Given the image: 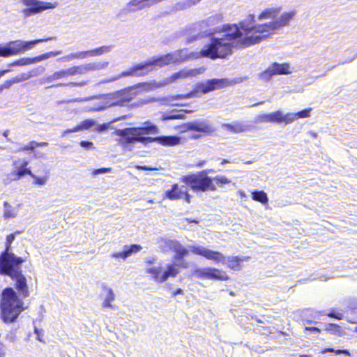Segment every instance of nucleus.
Listing matches in <instances>:
<instances>
[{"mask_svg":"<svg viewBox=\"0 0 357 357\" xmlns=\"http://www.w3.org/2000/svg\"><path fill=\"white\" fill-rule=\"evenodd\" d=\"M195 75V70H187V71L181 70V71L174 73L172 75V78L173 80H176L179 78L188 77L192 76Z\"/></svg>","mask_w":357,"mask_h":357,"instance_id":"obj_39","label":"nucleus"},{"mask_svg":"<svg viewBox=\"0 0 357 357\" xmlns=\"http://www.w3.org/2000/svg\"><path fill=\"white\" fill-rule=\"evenodd\" d=\"M222 15L218 14L209 17L204 21L199 22L195 25V29L200 31V35L202 37L214 35L215 33L220 31H224L223 27L220 29L219 26L213 27L219 23L222 22Z\"/></svg>","mask_w":357,"mask_h":357,"instance_id":"obj_9","label":"nucleus"},{"mask_svg":"<svg viewBox=\"0 0 357 357\" xmlns=\"http://www.w3.org/2000/svg\"><path fill=\"white\" fill-rule=\"evenodd\" d=\"M213 169L203 170L197 174H190L183 176L181 181L188 185L194 192H206L208 190H216V186L213 183L212 178L208 176V174L215 173Z\"/></svg>","mask_w":357,"mask_h":357,"instance_id":"obj_5","label":"nucleus"},{"mask_svg":"<svg viewBox=\"0 0 357 357\" xmlns=\"http://www.w3.org/2000/svg\"><path fill=\"white\" fill-rule=\"evenodd\" d=\"M139 86H142L145 91H149L152 89L151 84L148 83H142Z\"/></svg>","mask_w":357,"mask_h":357,"instance_id":"obj_55","label":"nucleus"},{"mask_svg":"<svg viewBox=\"0 0 357 357\" xmlns=\"http://www.w3.org/2000/svg\"><path fill=\"white\" fill-rule=\"evenodd\" d=\"M124 247L126 250L128 257L132 253H136L142 250V246L137 244H132L130 246L125 245Z\"/></svg>","mask_w":357,"mask_h":357,"instance_id":"obj_43","label":"nucleus"},{"mask_svg":"<svg viewBox=\"0 0 357 357\" xmlns=\"http://www.w3.org/2000/svg\"><path fill=\"white\" fill-rule=\"evenodd\" d=\"M186 268V265H179L178 263H174L172 264H168L167 266V270L162 274V278L160 280H163V282H165L169 278L172 277L174 278L179 273V268Z\"/></svg>","mask_w":357,"mask_h":357,"instance_id":"obj_24","label":"nucleus"},{"mask_svg":"<svg viewBox=\"0 0 357 357\" xmlns=\"http://www.w3.org/2000/svg\"><path fill=\"white\" fill-rule=\"evenodd\" d=\"M77 68L76 67L70 68L66 70H61L59 71L54 72L52 75L47 76L44 79V82L51 83L54 81L63 79L71 75H74L77 73Z\"/></svg>","mask_w":357,"mask_h":357,"instance_id":"obj_19","label":"nucleus"},{"mask_svg":"<svg viewBox=\"0 0 357 357\" xmlns=\"http://www.w3.org/2000/svg\"><path fill=\"white\" fill-rule=\"evenodd\" d=\"M89 128V119H85L79 123L77 126L74 127L72 129H68L64 131V134L76 132L79 131H82L85 130H88Z\"/></svg>","mask_w":357,"mask_h":357,"instance_id":"obj_33","label":"nucleus"},{"mask_svg":"<svg viewBox=\"0 0 357 357\" xmlns=\"http://www.w3.org/2000/svg\"><path fill=\"white\" fill-rule=\"evenodd\" d=\"M288 63H273L265 71L262 72L259 77L264 81L269 80L274 75H287L290 73Z\"/></svg>","mask_w":357,"mask_h":357,"instance_id":"obj_15","label":"nucleus"},{"mask_svg":"<svg viewBox=\"0 0 357 357\" xmlns=\"http://www.w3.org/2000/svg\"><path fill=\"white\" fill-rule=\"evenodd\" d=\"M178 243V241L163 238H161L158 241V243L159 244V249L163 253H167L170 251H173Z\"/></svg>","mask_w":357,"mask_h":357,"instance_id":"obj_26","label":"nucleus"},{"mask_svg":"<svg viewBox=\"0 0 357 357\" xmlns=\"http://www.w3.org/2000/svg\"><path fill=\"white\" fill-rule=\"evenodd\" d=\"M252 198L253 200L260 202L263 204L268 203V198L267 194L263 190H255L252 192Z\"/></svg>","mask_w":357,"mask_h":357,"instance_id":"obj_31","label":"nucleus"},{"mask_svg":"<svg viewBox=\"0 0 357 357\" xmlns=\"http://www.w3.org/2000/svg\"><path fill=\"white\" fill-rule=\"evenodd\" d=\"M231 84L232 81H230L227 78L211 79L207 80L206 82L198 84L197 89L203 93H207L215 89H222L231 85Z\"/></svg>","mask_w":357,"mask_h":357,"instance_id":"obj_13","label":"nucleus"},{"mask_svg":"<svg viewBox=\"0 0 357 357\" xmlns=\"http://www.w3.org/2000/svg\"><path fill=\"white\" fill-rule=\"evenodd\" d=\"M200 1L201 0H190V2L188 3V6H190L191 5H195Z\"/></svg>","mask_w":357,"mask_h":357,"instance_id":"obj_63","label":"nucleus"},{"mask_svg":"<svg viewBox=\"0 0 357 357\" xmlns=\"http://www.w3.org/2000/svg\"><path fill=\"white\" fill-rule=\"evenodd\" d=\"M31 57H24L14 62V64L18 65V66H24L28 64H31Z\"/></svg>","mask_w":357,"mask_h":357,"instance_id":"obj_48","label":"nucleus"},{"mask_svg":"<svg viewBox=\"0 0 357 357\" xmlns=\"http://www.w3.org/2000/svg\"><path fill=\"white\" fill-rule=\"evenodd\" d=\"M356 57V55H354L352 58H351V59H348V60H346V61H341V62L340 63V64L344 65V64H345V63H350V62H351L353 60H354Z\"/></svg>","mask_w":357,"mask_h":357,"instance_id":"obj_59","label":"nucleus"},{"mask_svg":"<svg viewBox=\"0 0 357 357\" xmlns=\"http://www.w3.org/2000/svg\"><path fill=\"white\" fill-rule=\"evenodd\" d=\"M109 65L108 61H91V70H99L106 68Z\"/></svg>","mask_w":357,"mask_h":357,"instance_id":"obj_40","label":"nucleus"},{"mask_svg":"<svg viewBox=\"0 0 357 357\" xmlns=\"http://www.w3.org/2000/svg\"><path fill=\"white\" fill-rule=\"evenodd\" d=\"M183 195H185V199L187 202L190 203V195L185 191H184Z\"/></svg>","mask_w":357,"mask_h":357,"instance_id":"obj_61","label":"nucleus"},{"mask_svg":"<svg viewBox=\"0 0 357 357\" xmlns=\"http://www.w3.org/2000/svg\"><path fill=\"white\" fill-rule=\"evenodd\" d=\"M189 248L192 253L204 257L207 259L213 260L215 263H222V264H227L229 268L233 269L234 271H238L241 269V262L248 261L250 259V257H226L219 252L213 251L202 246L191 245Z\"/></svg>","mask_w":357,"mask_h":357,"instance_id":"obj_4","label":"nucleus"},{"mask_svg":"<svg viewBox=\"0 0 357 357\" xmlns=\"http://www.w3.org/2000/svg\"><path fill=\"white\" fill-rule=\"evenodd\" d=\"M255 15L250 14L247 18L237 24H226L223 26L224 31L222 38L212 37L211 43L205 45L199 54L202 57L211 59L225 58L232 52L234 48H244L259 43L267 36L266 31H257V25H252Z\"/></svg>","mask_w":357,"mask_h":357,"instance_id":"obj_2","label":"nucleus"},{"mask_svg":"<svg viewBox=\"0 0 357 357\" xmlns=\"http://www.w3.org/2000/svg\"><path fill=\"white\" fill-rule=\"evenodd\" d=\"M108 128H109V124H107V123L96 125L95 121L91 119V132L96 131L97 132L104 133L107 131Z\"/></svg>","mask_w":357,"mask_h":357,"instance_id":"obj_36","label":"nucleus"},{"mask_svg":"<svg viewBox=\"0 0 357 357\" xmlns=\"http://www.w3.org/2000/svg\"><path fill=\"white\" fill-rule=\"evenodd\" d=\"M100 286L106 293L102 306L105 308L116 309V306L112 304V302L115 299V294L113 290L108 287L105 283H101Z\"/></svg>","mask_w":357,"mask_h":357,"instance_id":"obj_22","label":"nucleus"},{"mask_svg":"<svg viewBox=\"0 0 357 357\" xmlns=\"http://www.w3.org/2000/svg\"><path fill=\"white\" fill-rule=\"evenodd\" d=\"M213 181H215L218 185L227 184L231 182L229 178L224 176H217L213 178Z\"/></svg>","mask_w":357,"mask_h":357,"instance_id":"obj_46","label":"nucleus"},{"mask_svg":"<svg viewBox=\"0 0 357 357\" xmlns=\"http://www.w3.org/2000/svg\"><path fill=\"white\" fill-rule=\"evenodd\" d=\"M305 331H310L311 332H317V333L320 332V329L317 328V327H307V326H305Z\"/></svg>","mask_w":357,"mask_h":357,"instance_id":"obj_56","label":"nucleus"},{"mask_svg":"<svg viewBox=\"0 0 357 357\" xmlns=\"http://www.w3.org/2000/svg\"><path fill=\"white\" fill-rule=\"evenodd\" d=\"M22 231H16L6 236L5 249L0 254V275L8 276L14 281V287H6L0 295V319L5 324L15 322L25 310L23 298L30 296V291L25 275L20 266L26 258L17 257L11 252V245L15 236Z\"/></svg>","mask_w":357,"mask_h":357,"instance_id":"obj_1","label":"nucleus"},{"mask_svg":"<svg viewBox=\"0 0 357 357\" xmlns=\"http://www.w3.org/2000/svg\"><path fill=\"white\" fill-rule=\"evenodd\" d=\"M103 96L104 95H101V96H99L98 97L91 96V111H92V110H93V111H100V110H102V109H105V108L98 109V106H100L101 105V103H100V98Z\"/></svg>","mask_w":357,"mask_h":357,"instance_id":"obj_38","label":"nucleus"},{"mask_svg":"<svg viewBox=\"0 0 357 357\" xmlns=\"http://www.w3.org/2000/svg\"><path fill=\"white\" fill-rule=\"evenodd\" d=\"M22 3L29 7L23 10L26 16L32 13H38L47 9L54 8L58 5L57 3L43 2L38 0H22Z\"/></svg>","mask_w":357,"mask_h":357,"instance_id":"obj_12","label":"nucleus"},{"mask_svg":"<svg viewBox=\"0 0 357 357\" xmlns=\"http://www.w3.org/2000/svg\"><path fill=\"white\" fill-rule=\"evenodd\" d=\"M311 109H305L298 112L295 113L296 119L301 118H305L310 116Z\"/></svg>","mask_w":357,"mask_h":357,"instance_id":"obj_49","label":"nucleus"},{"mask_svg":"<svg viewBox=\"0 0 357 357\" xmlns=\"http://www.w3.org/2000/svg\"><path fill=\"white\" fill-rule=\"evenodd\" d=\"M146 273L152 275L153 280L159 283L163 282V280H160L162 278L161 268L160 267H152L146 269Z\"/></svg>","mask_w":357,"mask_h":357,"instance_id":"obj_34","label":"nucleus"},{"mask_svg":"<svg viewBox=\"0 0 357 357\" xmlns=\"http://www.w3.org/2000/svg\"><path fill=\"white\" fill-rule=\"evenodd\" d=\"M222 127L234 133L243 132L250 130V125L240 121H236L232 123H223Z\"/></svg>","mask_w":357,"mask_h":357,"instance_id":"obj_21","label":"nucleus"},{"mask_svg":"<svg viewBox=\"0 0 357 357\" xmlns=\"http://www.w3.org/2000/svg\"><path fill=\"white\" fill-rule=\"evenodd\" d=\"M59 54V52H54V51L46 52V53L42 54L40 55L34 56V57H31V62H32V63H37V62L41 61L45 59H47L50 57L55 56L58 55Z\"/></svg>","mask_w":357,"mask_h":357,"instance_id":"obj_35","label":"nucleus"},{"mask_svg":"<svg viewBox=\"0 0 357 357\" xmlns=\"http://www.w3.org/2000/svg\"><path fill=\"white\" fill-rule=\"evenodd\" d=\"M178 294H183V289H180V288H179V289H176V290L174 292H173V294H172L173 296H177V295H178Z\"/></svg>","mask_w":357,"mask_h":357,"instance_id":"obj_57","label":"nucleus"},{"mask_svg":"<svg viewBox=\"0 0 357 357\" xmlns=\"http://www.w3.org/2000/svg\"><path fill=\"white\" fill-rule=\"evenodd\" d=\"M114 47V46L113 45H103V46L99 47L98 48L91 50V57L100 56L102 54H107V53L110 52L113 50Z\"/></svg>","mask_w":357,"mask_h":357,"instance_id":"obj_30","label":"nucleus"},{"mask_svg":"<svg viewBox=\"0 0 357 357\" xmlns=\"http://www.w3.org/2000/svg\"><path fill=\"white\" fill-rule=\"evenodd\" d=\"M186 222H189V223H195V224H197L199 222L198 220H196L195 219H190V218H186L185 220Z\"/></svg>","mask_w":357,"mask_h":357,"instance_id":"obj_62","label":"nucleus"},{"mask_svg":"<svg viewBox=\"0 0 357 357\" xmlns=\"http://www.w3.org/2000/svg\"><path fill=\"white\" fill-rule=\"evenodd\" d=\"M0 357H4V352L3 351V344L0 342Z\"/></svg>","mask_w":357,"mask_h":357,"instance_id":"obj_64","label":"nucleus"},{"mask_svg":"<svg viewBox=\"0 0 357 357\" xmlns=\"http://www.w3.org/2000/svg\"><path fill=\"white\" fill-rule=\"evenodd\" d=\"M191 110H172L168 113H164L160 119L161 121H169L174 119H185V114L191 112Z\"/></svg>","mask_w":357,"mask_h":357,"instance_id":"obj_25","label":"nucleus"},{"mask_svg":"<svg viewBox=\"0 0 357 357\" xmlns=\"http://www.w3.org/2000/svg\"><path fill=\"white\" fill-rule=\"evenodd\" d=\"M200 31L197 34H194L192 36L188 37L186 38V43L189 44L194 42L198 37L202 38V36L199 34Z\"/></svg>","mask_w":357,"mask_h":357,"instance_id":"obj_53","label":"nucleus"},{"mask_svg":"<svg viewBox=\"0 0 357 357\" xmlns=\"http://www.w3.org/2000/svg\"><path fill=\"white\" fill-rule=\"evenodd\" d=\"M194 275L201 279L217 280H227L229 279L225 272L213 268H197L194 271Z\"/></svg>","mask_w":357,"mask_h":357,"instance_id":"obj_14","label":"nucleus"},{"mask_svg":"<svg viewBox=\"0 0 357 357\" xmlns=\"http://www.w3.org/2000/svg\"><path fill=\"white\" fill-rule=\"evenodd\" d=\"M341 328L335 324H326L325 331L330 332L333 334H337L340 333Z\"/></svg>","mask_w":357,"mask_h":357,"instance_id":"obj_42","label":"nucleus"},{"mask_svg":"<svg viewBox=\"0 0 357 357\" xmlns=\"http://www.w3.org/2000/svg\"><path fill=\"white\" fill-rule=\"evenodd\" d=\"M45 41L44 39H36L30 41L16 40L10 41L7 46L0 45V56L8 57L31 50L35 45Z\"/></svg>","mask_w":357,"mask_h":357,"instance_id":"obj_7","label":"nucleus"},{"mask_svg":"<svg viewBox=\"0 0 357 357\" xmlns=\"http://www.w3.org/2000/svg\"><path fill=\"white\" fill-rule=\"evenodd\" d=\"M112 171V169L111 168H100V169H94L92 172L93 174L94 175H98V174H106V173H109L111 172Z\"/></svg>","mask_w":357,"mask_h":357,"instance_id":"obj_52","label":"nucleus"},{"mask_svg":"<svg viewBox=\"0 0 357 357\" xmlns=\"http://www.w3.org/2000/svg\"><path fill=\"white\" fill-rule=\"evenodd\" d=\"M31 77L30 73H22L10 79L6 80L0 85V93L6 89H9L13 84L29 79Z\"/></svg>","mask_w":357,"mask_h":357,"instance_id":"obj_23","label":"nucleus"},{"mask_svg":"<svg viewBox=\"0 0 357 357\" xmlns=\"http://www.w3.org/2000/svg\"><path fill=\"white\" fill-rule=\"evenodd\" d=\"M68 86V84L58 83V84H52L50 86V87H59V86Z\"/></svg>","mask_w":357,"mask_h":357,"instance_id":"obj_58","label":"nucleus"},{"mask_svg":"<svg viewBox=\"0 0 357 357\" xmlns=\"http://www.w3.org/2000/svg\"><path fill=\"white\" fill-rule=\"evenodd\" d=\"M296 120L295 113H287L284 114L281 111V116L280 118V123H284L286 124L291 123Z\"/></svg>","mask_w":357,"mask_h":357,"instance_id":"obj_37","label":"nucleus"},{"mask_svg":"<svg viewBox=\"0 0 357 357\" xmlns=\"http://www.w3.org/2000/svg\"><path fill=\"white\" fill-rule=\"evenodd\" d=\"M48 143L46 142H37L36 141H31L27 144L21 146L18 149L17 151L24 153H34V158H43V154L37 155L36 149L38 147L47 146Z\"/></svg>","mask_w":357,"mask_h":357,"instance_id":"obj_20","label":"nucleus"},{"mask_svg":"<svg viewBox=\"0 0 357 357\" xmlns=\"http://www.w3.org/2000/svg\"><path fill=\"white\" fill-rule=\"evenodd\" d=\"M280 116L281 110L267 114H259L255 117L254 122L256 123H280Z\"/></svg>","mask_w":357,"mask_h":357,"instance_id":"obj_18","label":"nucleus"},{"mask_svg":"<svg viewBox=\"0 0 357 357\" xmlns=\"http://www.w3.org/2000/svg\"><path fill=\"white\" fill-rule=\"evenodd\" d=\"M190 55L188 54L187 50H179L173 53H168L165 55L153 57L152 60L137 64L134 68L129 70L123 71L119 76H116L109 79V81H114L121 77L133 76L137 75V72L144 70H149L153 66L162 67L169 63H181L188 58Z\"/></svg>","mask_w":357,"mask_h":357,"instance_id":"obj_3","label":"nucleus"},{"mask_svg":"<svg viewBox=\"0 0 357 357\" xmlns=\"http://www.w3.org/2000/svg\"><path fill=\"white\" fill-rule=\"evenodd\" d=\"M13 165L15 167L13 175L17 179L26 175H29L33 179V183L37 185H43L48 180L50 173L48 170L45 171V174L43 176H37L32 172L31 169L28 167L29 162L27 160L18 159L13 162Z\"/></svg>","mask_w":357,"mask_h":357,"instance_id":"obj_6","label":"nucleus"},{"mask_svg":"<svg viewBox=\"0 0 357 357\" xmlns=\"http://www.w3.org/2000/svg\"><path fill=\"white\" fill-rule=\"evenodd\" d=\"M278 13V10L275 8L266 9L259 15V19L262 20L268 17H273L277 15Z\"/></svg>","mask_w":357,"mask_h":357,"instance_id":"obj_41","label":"nucleus"},{"mask_svg":"<svg viewBox=\"0 0 357 357\" xmlns=\"http://www.w3.org/2000/svg\"><path fill=\"white\" fill-rule=\"evenodd\" d=\"M4 213H3V217L5 218H10L15 217V213H13L11 210H10V206L7 202L4 203Z\"/></svg>","mask_w":357,"mask_h":357,"instance_id":"obj_47","label":"nucleus"},{"mask_svg":"<svg viewBox=\"0 0 357 357\" xmlns=\"http://www.w3.org/2000/svg\"><path fill=\"white\" fill-rule=\"evenodd\" d=\"M144 126L142 127L137 128L139 131L140 132V135H149V134H158L160 132V130L157 126L155 124L146 121L144 124Z\"/></svg>","mask_w":357,"mask_h":357,"instance_id":"obj_29","label":"nucleus"},{"mask_svg":"<svg viewBox=\"0 0 357 357\" xmlns=\"http://www.w3.org/2000/svg\"><path fill=\"white\" fill-rule=\"evenodd\" d=\"M183 193L184 191L178 184H174L171 189L166 190L165 197L169 200H176L181 199Z\"/></svg>","mask_w":357,"mask_h":357,"instance_id":"obj_28","label":"nucleus"},{"mask_svg":"<svg viewBox=\"0 0 357 357\" xmlns=\"http://www.w3.org/2000/svg\"><path fill=\"white\" fill-rule=\"evenodd\" d=\"M146 139L148 140L149 143L157 142L164 146H174L179 144L181 142V137L176 135L149 137Z\"/></svg>","mask_w":357,"mask_h":357,"instance_id":"obj_17","label":"nucleus"},{"mask_svg":"<svg viewBox=\"0 0 357 357\" xmlns=\"http://www.w3.org/2000/svg\"><path fill=\"white\" fill-rule=\"evenodd\" d=\"M116 135L121 137L119 143L123 146H126L128 144H132L136 142H142L144 144H149L146 138L149 137H144L140 135V132L137 128H127L121 130H116L115 131Z\"/></svg>","mask_w":357,"mask_h":357,"instance_id":"obj_8","label":"nucleus"},{"mask_svg":"<svg viewBox=\"0 0 357 357\" xmlns=\"http://www.w3.org/2000/svg\"><path fill=\"white\" fill-rule=\"evenodd\" d=\"M112 257L114 258H121L123 259H126L128 257V253L126 252V250L125 247L123 248V250L122 252H115L112 254Z\"/></svg>","mask_w":357,"mask_h":357,"instance_id":"obj_51","label":"nucleus"},{"mask_svg":"<svg viewBox=\"0 0 357 357\" xmlns=\"http://www.w3.org/2000/svg\"><path fill=\"white\" fill-rule=\"evenodd\" d=\"M181 132L195 131L203 133L204 135H210L215 131L212 123L208 119H197L186 122L181 126Z\"/></svg>","mask_w":357,"mask_h":357,"instance_id":"obj_10","label":"nucleus"},{"mask_svg":"<svg viewBox=\"0 0 357 357\" xmlns=\"http://www.w3.org/2000/svg\"><path fill=\"white\" fill-rule=\"evenodd\" d=\"M136 169H139V170H149V171L155 169L154 168H152V167H149L147 166H140V165L136 166Z\"/></svg>","mask_w":357,"mask_h":357,"instance_id":"obj_54","label":"nucleus"},{"mask_svg":"<svg viewBox=\"0 0 357 357\" xmlns=\"http://www.w3.org/2000/svg\"><path fill=\"white\" fill-rule=\"evenodd\" d=\"M80 145L82 147L88 148V147H89V141H82L80 142Z\"/></svg>","mask_w":357,"mask_h":357,"instance_id":"obj_60","label":"nucleus"},{"mask_svg":"<svg viewBox=\"0 0 357 357\" xmlns=\"http://www.w3.org/2000/svg\"><path fill=\"white\" fill-rule=\"evenodd\" d=\"M329 317L335 318L338 320H341L343 319V314L340 312H336L333 310H331L329 312L325 314Z\"/></svg>","mask_w":357,"mask_h":357,"instance_id":"obj_50","label":"nucleus"},{"mask_svg":"<svg viewBox=\"0 0 357 357\" xmlns=\"http://www.w3.org/2000/svg\"><path fill=\"white\" fill-rule=\"evenodd\" d=\"M295 14L296 13L294 11L284 13L282 14L280 17L275 19L273 22L257 26V31H266V33L268 36L270 31L278 29L288 24L289 21L294 17Z\"/></svg>","mask_w":357,"mask_h":357,"instance_id":"obj_11","label":"nucleus"},{"mask_svg":"<svg viewBox=\"0 0 357 357\" xmlns=\"http://www.w3.org/2000/svg\"><path fill=\"white\" fill-rule=\"evenodd\" d=\"M173 251L175 252L174 257V260L176 262H180L179 265L187 266L185 261L183 260V257L188 255V250L178 242Z\"/></svg>","mask_w":357,"mask_h":357,"instance_id":"obj_27","label":"nucleus"},{"mask_svg":"<svg viewBox=\"0 0 357 357\" xmlns=\"http://www.w3.org/2000/svg\"><path fill=\"white\" fill-rule=\"evenodd\" d=\"M328 352H333L335 354H345L347 356H350L349 351L348 350H346V349H337V350H335V349H334L333 348H327V349H324L321 351L322 354H326V353H328Z\"/></svg>","mask_w":357,"mask_h":357,"instance_id":"obj_44","label":"nucleus"},{"mask_svg":"<svg viewBox=\"0 0 357 357\" xmlns=\"http://www.w3.org/2000/svg\"><path fill=\"white\" fill-rule=\"evenodd\" d=\"M190 97H191L190 94H188L187 96H183V95L172 96H169V97L164 99L165 101L168 102H165L164 105H169L170 102H172L173 100H181L184 98H190Z\"/></svg>","mask_w":357,"mask_h":357,"instance_id":"obj_45","label":"nucleus"},{"mask_svg":"<svg viewBox=\"0 0 357 357\" xmlns=\"http://www.w3.org/2000/svg\"><path fill=\"white\" fill-rule=\"evenodd\" d=\"M101 105L98 106V109L100 108H107L112 106H124V102L122 97V93L120 91H117L115 93L107 94L103 96L100 98Z\"/></svg>","mask_w":357,"mask_h":357,"instance_id":"obj_16","label":"nucleus"},{"mask_svg":"<svg viewBox=\"0 0 357 357\" xmlns=\"http://www.w3.org/2000/svg\"><path fill=\"white\" fill-rule=\"evenodd\" d=\"M121 92L122 93L124 106L131 101L137 94L136 89L135 87L121 91Z\"/></svg>","mask_w":357,"mask_h":357,"instance_id":"obj_32","label":"nucleus"}]
</instances>
